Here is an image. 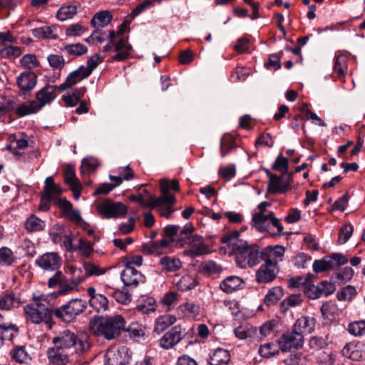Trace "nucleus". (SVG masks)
<instances>
[{"mask_svg":"<svg viewBox=\"0 0 365 365\" xmlns=\"http://www.w3.org/2000/svg\"><path fill=\"white\" fill-rule=\"evenodd\" d=\"M52 342L72 355L74 354H82L90 348L88 336L86 334H76L69 329L60 331L52 339Z\"/></svg>","mask_w":365,"mask_h":365,"instance_id":"obj_2","label":"nucleus"},{"mask_svg":"<svg viewBox=\"0 0 365 365\" xmlns=\"http://www.w3.org/2000/svg\"><path fill=\"white\" fill-rule=\"evenodd\" d=\"M77 13L75 5H66L59 8L56 14V18L61 21L72 19Z\"/></svg>","mask_w":365,"mask_h":365,"instance_id":"obj_44","label":"nucleus"},{"mask_svg":"<svg viewBox=\"0 0 365 365\" xmlns=\"http://www.w3.org/2000/svg\"><path fill=\"white\" fill-rule=\"evenodd\" d=\"M236 147L235 140L230 135H225L220 141V152L222 157L230 152Z\"/></svg>","mask_w":365,"mask_h":365,"instance_id":"obj_52","label":"nucleus"},{"mask_svg":"<svg viewBox=\"0 0 365 365\" xmlns=\"http://www.w3.org/2000/svg\"><path fill=\"white\" fill-rule=\"evenodd\" d=\"M132 46L127 43L123 37L114 42V51L116 54L111 57V61H123L128 58Z\"/></svg>","mask_w":365,"mask_h":365,"instance_id":"obj_21","label":"nucleus"},{"mask_svg":"<svg viewBox=\"0 0 365 365\" xmlns=\"http://www.w3.org/2000/svg\"><path fill=\"white\" fill-rule=\"evenodd\" d=\"M162 269L167 272H175L182 267V262L179 258L165 256L160 259Z\"/></svg>","mask_w":365,"mask_h":365,"instance_id":"obj_36","label":"nucleus"},{"mask_svg":"<svg viewBox=\"0 0 365 365\" xmlns=\"http://www.w3.org/2000/svg\"><path fill=\"white\" fill-rule=\"evenodd\" d=\"M318 288L315 289L320 294V297L331 294L335 291V285L327 281H322L317 284Z\"/></svg>","mask_w":365,"mask_h":365,"instance_id":"obj_56","label":"nucleus"},{"mask_svg":"<svg viewBox=\"0 0 365 365\" xmlns=\"http://www.w3.org/2000/svg\"><path fill=\"white\" fill-rule=\"evenodd\" d=\"M61 51L68 56L76 57L86 53L88 48L81 43H76L65 45L61 48Z\"/></svg>","mask_w":365,"mask_h":365,"instance_id":"obj_37","label":"nucleus"},{"mask_svg":"<svg viewBox=\"0 0 365 365\" xmlns=\"http://www.w3.org/2000/svg\"><path fill=\"white\" fill-rule=\"evenodd\" d=\"M316 319L313 317L302 316L297 319L293 325V328L300 331L301 334H311L315 329Z\"/></svg>","mask_w":365,"mask_h":365,"instance_id":"obj_22","label":"nucleus"},{"mask_svg":"<svg viewBox=\"0 0 365 365\" xmlns=\"http://www.w3.org/2000/svg\"><path fill=\"white\" fill-rule=\"evenodd\" d=\"M49 66L53 69H62L65 66V59L62 56L50 54L47 57Z\"/></svg>","mask_w":365,"mask_h":365,"instance_id":"obj_58","label":"nucleus"},{"mask_svg":"<svg viewBox=\"0 0 365 365\" xmlns=\"http://www.w3.org/2000/svg\"><path fill=\"white\" fill-rule=\"evenodd\" d=\"M200 272L205 274H215L220 272V267L213 261H207L200 266Z\"/></svg>","mask_w":365,"mask_h":365,"instance_id":"obj_62","label":"nucleus"},{"mask_svg":"<svg viewBox=\"0 0 365 365\" xmlns=\"http://www.w3.org/2000/svg\"><path fill=\"white\" fill-rule=\"evenodd\" d=\"M330 343L329 334L312 336L309 338L307 345L311 350L319 351L325 349Z\"/></svg>","mask_w":365,"mask_h":365,"instance_id":"obj_33","label":"nucleus"},{"mask_svg":"<svg viewBox=\"0 0 365 365\" xmlns=\"http://www.w3.org/2000/svg\"><path fill=\"white\" fill-rule=\"evenodd\" d=\"M347 58L346 55L340 54L335 57L334 71L340 80H344L347 73Z\"/></svg>","mask_w":365,"mask_h":365,"instance_id":"obj_35","label":"nucleus"},{"mask_svg":"<svg viewBox=\"0 0 365 365\" xmlns=\"http://www.w3.org/2000/svg\"><path fill=\"white\" fill-rule=\"evenodd\" d=\"M98 211L107 219L118 218L125 215L127 207L122 202L106 200L98 206Z\"/></svg>","mask_w":365,"mask_h":365,"instance_id":"obj_8","label":"nucleus"},{"mask_svg":"<svg viewBox=\"0 0 365 365\" xmlns=\"http://www.w3.org/2000/svg\"><path fill=\"white\" fill-rule=\"evenodd\" d=\"M197 285L195 279L189 275L182 277L178 282L176 287L180 291H187L193 289Z\"/></svg>","mask_w":365,"mask_h":365,"instance_id":"obj_48","label":"nucleus"},{"mask_svg":"<svg viewBox=\"0 0 365 365\" xmlns=\"http://www.w3.org/2000/svg\"><path fill=\"white\" fill-rule=\"evenodd\" d=\"M160 191L164 196V200L166 205L173 206L175 204V197L170 193L169 181L165 179H162L160 181Z\"/></svg>","mask_w":365,"mask_h":365,"instance_id":"obj_45","label":"nucleus"},{"mask_svg":"<svg viewBox=\"0 0 365 365\" xmlns=\"http://www.w3.org/2000/svg\"><path fill=\"white\" fill-rule=\"evenodd\" d=\"M291 176H289V180L286 183H283L281 177L276 175H272V178L269 180L268 189L271 192H279L283 193L286 192L290 185Z\"/></svg>","mask_w":365,"mask_h":365,"instance_id":"obj_30","label":"nucleus"},{"mask_svg":"<svg viewBox=\"0 0 365 365\" xmlns=\"http://www.w3.org/2000/svg\"><path fill=\"white\" fill-rule=\"evenodd\" d=\"M20 304V297L14 292H11L0 297V310L1 311L13 310Z\"/></svg>","mask_w":365,"mask_h":365,"instance_id":"obj_24","label":"nucleus"},{"mask_svg":"<svg viewBox=\"0 0 365 365\" xmlns=\"http://www.w3.org/2000/svg\"><path fill=\"white\" fill-rule=\"evenodd\" d=\"M86 31V29L80 24H74L68 26L66 30L67 36L76 37L80 36Z\"/></svg>","mask_w":365,"mask_h":365,"instance_id":"obj_64","label":"nucleus"},{"mask_svg":"<svg viewBox=\"0 0 365 365\" xmlns=\"http://www.w3.org/2000/svg\"><path fill=\"white\" fill-rule=\"evenodd\" d=\"M20 63L21 66L28 68V71H31V69L38 66V62L35 55L26 54L21 58Z\"/></svg>","mask_w":365,"mask_h":365,"instance_id":"obj_60","label":"nucleus"},{"mask_svg":"<svg viewBox=\"0 0 365 365\" xmlns=\"http://www.w3.org/2000/svg\"><path fill=\"white\" fill-rule=\"evenodd\" d=\"M243 284V280L237 276H230L225 278L220 285V289L226 293H232L240 289Z\"/></svg>","mask_w":365,"mask_h":365,"instance_id":"obj_28","label":"nucleus"},{"mask_svg":"<svg viewBox=\"0 0 365 365\" xmlns=\"http://www.w3.org/2000/svg\"><path fill=\"white\" fill-rule=\"evenodd\" d=\"M120 279L125 287H136L145 282V276L130 264H125L120 273Z\"/></svg>","mask_w":365,"mask_h":365,"instance_id":"obj_13","label":"nucleus"},{"mask_svg":"<svg viewBox=\"0 0 365 365\" xmlns=\"http://www.w3.org/2000/svg\"><path fill=\"white\" fill-rule=\"evenodd\" d=\"M354 231V227L351 224H345L339 231L338 242L339 244H344L351 237Z\"/></svg>","mask_w":365,"mask_h":365,"instance_id":"obj_55","label":"nucleus"},{"mask_svg":"<svg viewBox=\"0 0 365 365\" xmlns=\"http://www.w3.org/2000/svg\"><path fill=\"white\" fill-rule=\"evenodd\" d=\"M176 317L174 315L165 314L158 317L155 322L153 331L158 334L163 333L169 327L172 326L176 322Z\"/></svg>","mask_w":365,"mask_h":365,"instance_id":"obj_29","label":"nucleus"},{"mask_svg":"<svg viewBox=\"0 0 365 365\" xmlns=\"http://www.w3.org/2000/svg\"><path fill=\"white\" fill-rule=\"evenodd\" d=\"M285 248L282 245L268 246L261 250V260L264 263L279 267V263L284 259Z\"/></svg>","mask_w":365,"mask_h":365,"instance_id":"obj_10","label":"nucleus"},{"mask_svg":"<svg viewBox=\"0 0 365 365\" xmlns=\"http://www.w3.org/2000/svg\"><path fill=\"white\" fill-rule=\"evenodd\" d=\"M89 75L84 71V66H81L76 70L71 72L66 78L64 83L61 84L58 88L61 91L71 88L78 84L84 78L88 77Z\"/></svg>","mask_w":365,"mask_h":365,"instance_id":"obj_19","label":"nucleus"},{"mask_svg":"<svg viewBox=\"0 0 365 365\" xmlns=\"http://www.w3.org/2000/svg\"><path fill=\"white\" fill-rule=\"evenodd\" d=\"M283 295L284 292L281 287H274L265 295L264 302L268 307L274 305L282 299Z\"/></svg>","mask_w":365,"mask_h":365,"instance_id":"obj_38","label":"nucleus"},{"mask_svg":"<svg viewBox=\"0 0 365 365\" xmlns=\"http://www.w3.org/2000/svg\"><path fill=\"white\" fill-rule=\"evenodd\" d=\"M44 228L45 222L34 215H31L25 221V229L29 232H39Z\"/></svg>","mask_w":365,"mask_h":365,"instance_id":"obj_41","label":"nucleus"},{"mask_svg":"<svg viewBox=\"0 0 365 365\" xmlns=\"http://www.w3.org/2000/svg\"><path fill=\"white\" fill-rule=\"evenodd\" d=\"M156 301L153 297H145L137 305L136 309L143 314H147L150 312H154L156 310Z\"/></svg>","mask_w":365,"mask_h":365,"instance_id":"obj_40","label":"nucleus"},{"mask_svg":"<svg viewBox=\"0 0 365 365\" xmlns=\"http://www.w3.org/2000/svg\"><path fill=\"white\" fill-rule=\"evenodd\" d=\"M33 34L39 38L56 39L58 37V27L54 25L44 26L34 29Z\"/></svg>","mask_w":365,"mask_h":365,"instance_id":"obj_31","label":"nucleus"},{"mask_svg":"<svg viewBox=\"0 0 365 365\" xmlns=\"http://www.w3.org/2000/svg\"><path fill=\"white\" fill-rule=\"evenodd\" d=\"M278 346L282 352H289L301 349L304 343V335L296 331L293 327L281 335L278 341Z\"/></svg>","mask_w":365,"mask_h":365,"instance_id":"obj_7","label":"nucleus"},{"mask_svg":"<svg viewBox=\"0 0 365 365\" xmlns=\"http://www.w3.org/2000/svg\"><path fill=\"white\" fill-rule=\"evenodd\" d=\"M28 147V141L24 138H14L9 142L7 148L14 155H19Z\"/></svg>","mask_w":365,"mask_h":365,"instance_id":"obj_43","label":"nucleus"},{"mask_svg":"<svg viewBox=\"0 0 365 365\" xmlns=\"http://www.w3.org/2000/svg\"><path fill=\"white\" fill-rule=\"evenodd\" d=\"M24 312L28 321L35 324L44 322L49 329L51 328L54 312L45 304L29 303L24 307Z\"/></svg>","mask_w":365,"mask_h":365,"instance_id":"obj_4","label":"nucleus"},{"mask_svg":"<svg viewBox=\"0 0 365 365\" xmlns=\"http://www.w3.org/2000/svg\"><path fill=\"white\" fill-rule=\"evenodd\" d=\"M178 302V294L175 292H169L166 293L160 299V303L168 307L170 310V308L175 306Z\"/></svg>","mask_w":365,"mask_h":365,"instance_id":"obj_61","label":"nucleus"},{"mask_svg":"<svg viewBox=\"0 0 365 365\" xmlns=\"http://www.w3.org/2000/svg\"><path fill=\"white\" fill-rule=\"evenodd\" d=\"M279 272V267L263 263L256 272V281L258 283H269L276 278Z\"/></svg>","mask_w":365,"mask_h":365,"instance_id":"obj_18","label":"nucleus"},{"mask_svg":"<svg viewBox=\"0 0 365 365\" xmlns=\"http://www.w3.org/2000/svg\"><path fill=\"white\" fill-rule=\"evenodd\" d=\"M258 352L262 357L270 358L277 354L279 351L276 344L269 342L260 346Z\"/></svg>","mask_w":365,"mask_h":365,"instance_id":"obj_49","label":"nucleus"},{"mask_svg":"<svg viewBox=\"0 0 365 365\" xmlns=\"http://www.w3.org/2000/svg\"><path fill=\"white\" fill-rule=\"evenodd\" d=\"M182 246H186L183 253L191 257H199L209 253L208 246L203 238L197 235L179 238Z\"/></svg>","mask_w":365,"mask_h":365,"instance_id":"obj_6","label":"nucleus"},{"mask_svg":"<svg viewBox=\"0 0 365 365\" xmlns=\"http://www.w3.org/2000/svg\"><path fill=\"white\" fill-rule=\"evenodd\" d=\"M113 16L109 11H101L94 14L91 24L95 29H101L108 26L112 21Z\"/></svg>","mask_w":365,"mask_h":365,"instance_id":"obj_27","label":"nucleus"},{"mask_svg":"<svg viewBox=\"0 0 365 365\" xmlns=\"http://www.w3.org/2000/svg\"><path fill=\"white\" fill-rule=\"evenodd\" d=\"M87 307L86 301L75 298L54 311V315L65 322H73L77 316L84 312Z\"/></svg>","mask_w":365,"mask_h":365,"instance_id":"obj_5","label":"nucleus"},{"mask_svg":"<svg viewBox=\"0 0 365 365\" xmlns=\"http://www.w3.org/2000/svg\"><path fill=\"white\" fill-rule=\"evenodd\" d=\"M35 101H32L29 103H22L19 106L16 110L18 115L22 117L24 115L36 113L39 111Z\"/></svg>","mask_w":365,"mask_h":365,"instance_id":"obj_46","label":"nucleus"},{"mask_svg":"<svg viewBox=\"0 0 365 365\" xmlns=\"http://www.w3.org/2000/svg\"><path fill=\"white\" fill-rule=\"evenodd\" d=\"M64 182L70 187L81 183L76 177L75 168L73 165H68L66 167L64 172Z\"/></svg>","mask_w":365,"mask_h":365,"instance_id":"obj_53","label":"nucleus"},{"mask_svg":"<svg viewBox=\"0 0 365 365\" xmlns=\"http://www.w3.org/2000/svg\"><path fill=\"white\" fill-rule=\"evenodd\" d=\"M59 88L56 85L47 84L36 93L35 101L39 110L51 103L56 98V91Z\"/></svg>","mask_w":365,"mask_h":365,"instance_id":"obj_16","label":"nucleus"},{"mask_svg":"<svg viewBox=\"0 0 365 365\" xmlns=\"http://www.w3.org/2000/svg\"><path fill=\"white\" fill-rule=\"evenodd\" d=\"M186 335V332L180 325L173 327L166 332L160 340V346L165 349L173 348L178 344Z\"/></svg>","mask_w":365,"mask_h":365,"instance_id":"obj_12","label":"nucleus"},{"mask_svg":"<svg viewBox=\"0 0 365 365\" xmlns=\"http://www.w3.org/2000/svg\"><path fill=\"white\" fill-rule=\"evenodd\" d=\"M36 264L45 271H56L61 266V257L54 252H46L39 256L35 262Z\"/></svg>","mask_w":365,"mask_h":365,"instance_id":"obj_11","label":"nucleus"},{"mask_svg":"<svg viewBox=\"0 0 365 365\" xmlns=\"http://www.w3.org/2000/svg\"><path fill=\"white\" fill-rule=\"evenodd\" d=\"M324 259L328 269L344 265L348 262L347 258L341 254H332L331 255L326 256L324 257Z\"/></svg>","mask_w":365,"mask_h":365,"instance_id":"obj_42","label":"nucleus"},{"mask_svg":"<svg viewBox=\"0 0 365 365\" xmlns=\"http://www.w3.org/2000/svg\"><path fill=\"white\" fill-rule=\"evenodd\" d=\"M200 306L194 302H185L178 307L180 312L187 317H195L200 313Z\"/></svg>","mask_w":365,"mask_h":365,"instance_id":"obj_47","label":"nucleus"},{"mask_svg":"<svg viewBox=\"0 0 365 365\" xmlns=\"http://www.w3.org/2000/svg\"><path fill=\"white\" fill-rule=\"evenodd\" d=\"M344 356L354 361H359L362 358L361 344L356 342L346 344L341 350Z\"/></svg>","mask_w":365,"mask_h":365,"instance_id":"obj_26","label":"nucleus"},{"mask_svg":"<svg viewBox=\"0 0 365 365\" xmlns=\"http://www.w3.org/2000/svg\"><path fill=\"white\" fill-rule=\"evenodd\" d=\"M37 76L31 71L21 73L16 78V85L22 94L31 92L36 86Z\"/></svg>","mask_w":365,"mask_h":365,"instance_id":"obj_15","label":"nucleus"},{"mask_svg":"<svg viewBox=\"0 0 365 365\" xmlns=\"http://www.w3.org/2000/svg\"><path fill=\"white\" fill-rule=\"evenodd\" d=\"M87 294L89 297V304L96 312H105L108 309V300L107 297L100 293H97L93 287L87 289Z\"/></svg>","mask_w":365,"mask_h":365,"instance_id":"obj_17","label":"nucleus"},{"mask_svg":"<svg viewBox=\"0 0 365 365\" xmlns=\"http://www.w3.org/2000/svg\"><path fill=\"white\" fill-rule=\"evenodd\" d=\"M11 359L19 364H29L31 357L24 346H15L9 352Z\"/></svg>","mask_w":365,"mask_h":365,"instance_id":"obj_32","label":"nucleus"},{"mask_svg":"<svg viewBox=\"0 0 365 365\" xmlns=\"http://www.w3.org/2000/svg\"><path fill=\"white\" fill-rule=\"evenodd\" d=\"M273 212L267 214H254L252 219V226L260 232H271L269 220L272 217Z\"/></svg>","mask_w":365,"mask_h":365,"instance_id":"obj_23","label":"nucleus"},{"mask_svg":"<svg viewBox=\"0 0 365 365\" xmlns=\"http://www.w3.org/2000/svg\"><path fill=\"white\" fill-rule=\"evenodd\" d=\"M235 260L241 268L252 267L261 261V250L256 244L248 245L246 241H238L233 245Z\"/></svg>","mask_w":365,"mask_h":365,"instance_id":"obj_3","label":"nucleus"},{"mask_svg":"<svg viewBox=\"0 0 365 365\" xmlns=\"http://www.w3.org/2000/svg\"><path fill=\"white\" fill-rule=\"evenodd\" d=\"M113 298L120 304H127L131 301V294L123 288L122 290H115L112 294Z\"/></svg>","mask_w":365,"mask_h":365,"instance_id":"obj_57","label":"nucleus"},{"mask_svg":"<svg viewBox=\"0 0 365 365\" xmlns=\"http://www.w3.org/2000/svg\"><path fill=\"white\" fill-rule=\"evenodd\" d=\"M230 361V352L224 349L217 348L210 354L208 365H228Z\"/></svg>","mask_w":365,"mask_h":365,"instance_id":"obj_25","label":"nucleus"},{"mask_svg":"<svg viewBox=\"0 0 365 365\" xmlns=\"http://www.w3.org/2000/svg\"><path fill=\"white\" fill-rule=\"evenodd\" d=\"M349 332L356 336H363L365 334V321H358L351 322L348 327Z\"/></svg>","mask_w":365,"mask_h":365,"instance_id":"obj_54","label":"nucleus"},{"mask_svg":"<svg viewBox=\"0 0 365 365\" xmlns=\"http://www.w3.org/2000/svg\"><path fill=\"white\" fill-rule=\"evenodd\" d=\"M131 359V352L126 346L108 349L105 354L106 365H126Z\"/></svg>","mask_w":365,"mask_h":365,"instance_id":"obj_9","label":"nucleus"},{"mask_svg":"<svg viewBox=\"0 0 365 365\" xmlns=\"http://www.w3.org/2000/svg\"><path fill=\"white\" fill-rule=\"evenodd\" d=\"M44 190L42 193L46 199L53 200L54 203L56 200H59V196L63 192V189L54 182L52 176H48L44 182Z\"/></svg>","mask_w":365,"mask_h":365,"instance_id":"obj_20","label":"nucleus"},{"mask_svg":"<svg viewBox=\"0 0 365 365\" xmlns=\"http://www.w3.org/2000/svg\"><path fill=\"white\" fill-rule=\"evenodd\" d=\"M129 333L131 339L138 341L145 335V327L138 322H133L129 327L123 330Z\"/></svg>","mask_w":365,"mask_h":365,"instance_id":"obj_39","label":"nucleus"},{"mask_svg":"<svg viewBox=\"0 0 365 365\" xmlns=\"http://www.w3.org/2000/svg\"><path fill=\"white\" fill-rule=\"evenodd\" d=\"M356 294L354 287L346 286L337 293V298L340 301L350 300Z\"/></svg>","mask_w":365,"mask_h":365,"instance_id":"obj_59","label":"nucleus"},{"mask_svg":"<svg viewBox=\"0 0 365 365\" xmlns=\"http://www.w3.org/2000/svg\"><path fill=\"white\" fill-rule=\"evenodd\" d=\"M19 333L17 326L12 323L0 322V339L4 343V340H11Z\"/></svg>","mask_w":365,"mask_h":365,"instance_id":"obj_34","label":"nucleus"},{"mask_svg":"<svg viewBox=\"0 0 365 365\" xmlns=\"http://www.w3.org/2000/svg\"><path fill=\"white\" fill-rule=\"evenodd\" d=\"M76 250L80 252L82 257L88 258L93 252V245L84 239L80 238Z\"/></svg>","mask_w":365,"mask_h":365,"instance_id":"obj_51","label":"nucleus"},{"mask_svg":"<svg viewBox=\"0 0 365 365\" xmlns=\"http://www.w3.org/2000/svg\"><path fill=\"white\" fill-rule=\"evenodd\" d=\"M72 354L57 345L49 347L46 356L51 365H67L70 362Z\"/></svg>","mask_w":365,"mask_h":365,"instance_id":"obj_14","label":"nucleus"},{"mask_svg":"<svg viewBox=\"0 0 365 365\" xmlns=\"http://www.w3.org/2000/svg\"><path fill=\"white\" fill-rule=\"evenodd\" d=\"M103 62V58L98 54H94L87 61V66H84V71L90 76L93 71Z\"/></svg>","mask_w":365,"mask_h":365,"instance_id":"obj_63","label":"nucleus"},{"mask_svg":"<svg viewBox=\"0 0 365 365\" xmlns=\"http://www.w3.org/2000/svg\"><path fill=\"white\" fill-rule=\"evenodd\" d=\"M125 319L119 314L110 317L96 316L89 322L91 331L108 340L118 337L125 327Z\"/></svg>","mask_w":365,"mask_h":365,"instance_id":"obj_1","label":"nucleus"},{"mask_svg":"<svg viewBox=\"0 0 365 365\" xmlns=\"http://www.w3.org/2000/svg\"><path fill=\"white\" fill-rule=\"evenodd\" d=\"M83 269L85 270L86 277L93 275L100 276L106 272L105 269L90 262H86L83 263Z\"/></svg>","mask_w":365,"mask_h":365,"instance_id":"obj_50","label":"nucleus"}]
</instances>
